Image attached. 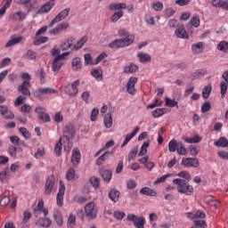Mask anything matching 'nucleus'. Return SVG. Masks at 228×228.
Masks as SVG:
<instances>
[{
    "label": "nucleus",
    "mask_w": 228,
    "mask_h": 228,
    "mask_svg": "<svg viewBox=\"0 0 228 228\" xmlns=\"http://www.w3.org/2000/svg\"><path fill=\"white\" fill-rule=\"evenodd\" d=\"M134 42V35H128L120 39H115L114 41L109 44L110 49H120L122 47H128Z\"/></svg>",
    "instance_id": "f257e3e1"
},
{
    "label": "nucleus",
    "mask_w": 228,
    "mask_h": 228,
    "mask_svg": "<svg viewBox=\"0 0 228 228\" xmlns=\"http://www.w3.org/2000/svg\"><path fill=\"white\" fill-rule=\"evenodd\" d=\"M173 183L177 184L179 193H184V195H191L193 193V186L187 184L186 180L176 178L173 180Z\"/></svg>",
    "instance_id": "f03ea898"
},
{
    "label": "nucleus",
    "mask_w": 228,
    "mask_h": 228,
    "mask_svg": "<svg viewBox=\"0 0 228 228\" xmlns=\"http://www.w3.org/2000/svg\"><path fill=\"white\" fill-rule=\"evenodd\" d=\"M128 222H132L136 228H145V217L134 214H128L126 216Z\"/></svg>",
    "instance_id": "7ed1b4c3"
},
{
    "label": "nucleus",
    "mask_w": 228,
    "mask_h": 228,
    "mask_svg": "<svg viewBox=\"0 0 228 228\" xmlns=\"http://www.w3.org/2000/svg\"><path fill=\"white\" fill-rule=\"evenodd\" d=\"M86 216L89 220H95L97 218V207L95 203L89 202L85 207Z\"/></svg>",
    "instance_id": "20e7f679"
},
{
    "label": "nucleus",
    "mask_w": 228,
    "mask_h": 228,
    "mask_svg": "<svg viewBox=\"0 0 228 228\" xmlns=\"http://www.w3.org/2000/svg\"><path fill=\"white\" fill-rule=\"evenodd\" d=\"M79 83H80V80L77 79L75 82L71 84V86L70 85L66 86L64 87L65 94H67V95H70L71 97H76V95H77L79 92V89H78Z\"/></svg>",
    "instance_id": "39448f33"
},
{
    "label": "nucleus",
    "mask_w": 228,
    "mask_h": 228,
    "mask_svg": "<svg viewBox=\"0 0 228 228\" xmlns=\"http://www.w3.org/2000/svg\"><path fill=\"white\" fill-rule=\"evenodd\" d=\"M69 13H70V8H66L61 11L49 23V28H53L56 23L61 22V20L67 19V17H69Z\"/></svg>",
    "instance_id": "423d86ee"
},
{
    "label": "nucleus",
    "mask_w": 228,
    "mask_h": 228,
    "mask_svg": "<svg viewBox=\"0 0 228 228\" xmlns=\"http://www.w3.org/2000/svg\"><path fill=\"white\" fill-rule=\"evenodd\" d=\"M56 183V178L54 175H48L45 183V195H51Z\"/></svg>",
    "instance_id": "0eeeda50"
},
{
    "label": "nucleus",
    "mask_w": 228,
    "mask_h": 228,
    "mask_svg": "<svg viewBox=\"0 0 228 228\" xmlns=\"http://www.w3.org/2000/svg\"><path fill=\"white\" fill-rule=\"evenodd\" d=\"M55 4H56V3L54 2V0H50V1L46 2L37 11V14L44 15L45 13H49V12H51L53 10V8H54Z\"/></svg>",
    "instance_id": "6e6552de"
},
{
    "label": "nucleus",
    "mask_w": 228,
    "mask_h": 228,
    "mask_svg": "<svg viewBox=\"0 0 228 228\" xmlns=\"http://www.w3.org/2000/svg\"><path fill=\"white\" fill-rule=\"evenodd\" d=\"M60 187L59 191L57 193L56 200H57V206L59 208H63V197L65 195V183L63 181L59 182Z\"/></svg>",
    "instance_id": "1a4fd4ad"
},
{
    "label": "nucleus",
    "mask_w": 228,
    "mask_h": 228,
    "mask_svg": "<svg viewBox=\"0 0 228 228\" xmlns=\"http://www.w3.org/2000/svg\"><path fill=\"white\" fill-rule=\"evenodd\" d=\"M0 115L6 120H13L15 118V114L6 105H0Z\"/></svg>",
    "instance_id": "9d476101"
},
{
    "label": "nucleus",
    "mask_w": 228,
    "mask_h": 228,
    "mask_svg": "<svg viewBox=\"0 0 228 228\" xmlns=\"http://www.w3.org/2000/svg\"><path fill=\"white\" fill-rule=\"evenodd\" d=\"M138 83V77H131L128 79L127 85H126V92L130 94V95H134L136 94V88L134 87L136 84Z\"/></svg>",
    "instance_id": "9b49d317"
},
{
    "label": "nucleus",
    "mask_w": 228,
    "mask_h": 228,
    "mask_svg": "<svg viewBox=\"0 0 228 228\" xmlns=\"http://www.w3.org/2000/svg\"><path fill=\"white\" fill-rule=\"evenodd\" d=\"M222 77L224 81H222L220 83V88H221V97L222 99H224V97H225V94H227V88H228V70L223 73Z\"/></svg>",
    "instance_id": "f8f14e48"
},
{
    "label": "nucleus",
    "mask_w": 228,
    "mask_h": 228,
    "mask_svg": "<svg viewBox=\"0 0 228 228\" xmlns=\"http://www.w3.org/2000/svg\"><path fill=\"white\" fill-rule=\"evenodd\" d=\"M44 108L38 106L35 109V113H37V118L43 122H51V116L43 111Z\"/></svg>",
    "instance_id": "ddd939ff"
},
{
    "label": "nucleus",
    "mask_w": 228,
    "mask_h": 228,
    "mask_svg": "<svg viewBox=\"0 0 228 228\" xmlns=\"http://www.w3.org/2000/svg\"><path fill=\"white\" fill-rule=\"evenodd\" d=\"M186 216L190 220H204V218H206V213H204V211L201 210H198L196 213L187 212Z\"/></svg>",
    "instance_id": "4468645a"
},
{
    "label": "nucleus",
    "mask_w": 228,
    "mask_h": 228,
    "mask_svg": "<svg viewBox=\"0 0 228 228\" xmlns=\"http://www.w3.org/2000/svg\"><path fill=\"white\" fill-rule=\"evenodd\" d=\"M182 165L187 167H192L193 168H197L199 167V159L196 158L183 159Z\"/></svg>",
    "instance_id": "2eb2a0df"
},
{
    "label": "nucleus",
    "mask_w": 228,
    "mask_h": 228,
    "mask_svg": "<svg viewBox=\"0 0 228 228\" xmlns=\"http://www.w3.org/2000/svg\"><path fill=\"white\" fill-rule=\"evenodd\" d=\"M175 35H176L177 38L186 39L188 38V32H186V28H184V25L180 24L176 26Z\"/></svg>",
    "instance_id": "dca6fc26"
},
{
    "label": "nucleus",
    "mask_w": 228,
    "mask_h": 228,
    "mask_svg": "<svg viewBox=\"0 0 228 228\" xmlns=\"http://www.w3.org/2000/svg\"><path fill=\"white\" fill-rule=\"evenodd\" d=\"M30 86L31 84L22 82V84L18 86V92L22 94V95H26V97H29V95H31V91H29Z\"/></svg>",
    "instance_id": "f3484780"
},
{
    "label": "nucleus",
    "mask_w": 228,
    "mask_h": 228,
    "mask_svg": "<svg viewBox=\"0 0 228 228\" xmlns=\"http://www.w3.org/2000/svg\"><path fill=\"white\" fill-rule=\"evenodd\" d=\"M81 161V151L79 149L75 148L71 156V163L73 167H77Z\"/></svg>",
    "instance_id": "a211bd4d"
},
{
    "label": "nucleus",
    "mask_w": 228,
    "mask_h": 228,
    "mask_svg": "<svg viewBox=\"0 0 228 228\" xmlns=\"http://www.w3.org/2000/svg\"><path fill=\"white\" fill-rule=\"evenodd\" d=\"M100 175L103 179L104 183H110L111 177H113V173L110 169H100Z\"/></svg>",
    "instance_id": "6ab92c4d"
},
{
    "label": "nucleus",
    "mask_w": 228,
    "mask_h": 228,
    "mask_svg": "<svg viewBox=\"0 0 228 228\" xmlns=\"http://www.w3.org/2000/svg\"><path fill=\"white\" fill-rule=\"evenodd\" d=\"M74 134H76V132L74 131V126L72 123H68L63 128V136L66 138H72Z\"/></svg>",
    "instance_id": "aec40b11"
},
{
    "label": "nucleus",
    "mask_w": 228,
    "mask_h": 228,
    "mask_svg": "<svg viewBox=\"0 0 228 228\" xmlns=\"http://www.w3.org/2000/svg\"><path fill=\"white\" fill-rule=\"evenodd\" d=\"M139 132L140 126H136L131 134H127L121 145V149H124V147H126V145H127V143H129V142H131V140H133V138H134Z\"/></svg>",
    "instance_id": "412c9836"
},
{
    "label": "nucleus",
    "mask_w": 228,
    "mask_h": 228,
    "mask_svg": "<svg viewBox=\"0 0 228 228\" xmlns=\"http://www.w3.org/2000/svg\"><path fill=\"white\" fill-rule=\"evenodd\" d=\"M126 8L127 4L126 3H114L109 5L110 12H122V10H126Z\"/></svg>",
    "instance_id": "4be33fe9"
},
{
    "label": "nucleus",
    "mask_w": 228,
    "mask_h": 228,
    "mask_svg": "<svg viewBox=\"0 0 228 228\" xmlns=\"http://www.w3.org/2000/svg\"><path fill=\"white\" fill-rule=\"evenodd\" d=\"M51 224H53V221L49 217H40L36 222L37 227H51Z\"/></svg>",
    "instance_id": "5701e85b"
},
{
    "label": "nucleus",
    "mask_w": 228,
    "mask_h": 228,
    "mask_svg": "<svg viewBox=\"0 0 228 228\" xmlns=\"http://www.w3.org/2000/svg\"><path fill=\"white\" fill-rule=\"evenodd\" d=\"M61 67H63V61H60V59H57L55 57V59L53 60V62L52 64L53 72H55L56 74H58V72H60V70H61Z\"/></svg>",
    "instance_id": "b1692460"
},
{
    "label": "nucleus",
    "mask_w": 228,
    "mask_h": 228,
    "mask_svg": "<svg viewBox=\"0 0 228 228\" xmlns=\"http://www.w3.org/2000/svg\"><path fill=\"white\" fill-rule=\"evenodd\" d=\"M74 45V37H70L61 45V51H69Z\"/></svg>",
    "instance_id": "393cba45"
},
{
    "label": "nucleus",
    "mask_w": 228,
    "mask_h": 228,
    "mask_svg": "<svg viewBox=\"0 0 228 228\" xmlns=\"http://www.w3.org/2000/svg\"><path fill=\"white\" fill-rule=\"evenodd\" d=\"M109 199H110L112 202H118V199H120V191L115 188L111 189L109 192Z\"/></svg>",
    "instance_id": "a878e982"
},
{
    "label": "nucleus",
    "mask_w": 228,
    "mask_h": 228,
    "mask_svg": "<svg viewBox=\"0 0 228 228\" xmlns=\"http://www.w3.org/2000/svg\"><path fill=\"white\" fill-rule=\"evenodd\" d=\"M110 156H113V151H105L102 156L98 158L96 165H102L104 161L110 159Z\"/></svg>",
    "instance_id": "bb28decb"
},
{
    "label": "nucleus",
    "mask_w": 228,
    "mask_h": 228,
    "mask_svg": "<svg viewBox=\"0 0 228 228\" xmlns=\"http://www.w3.org/2000/svg\"><path fill=\"white\" fill-rule=\"evenodd\" d=\"M123 72L125 74H134V72H138V66L136 64L130 63L124 67Z\"/></svg>",
    "instance_id": "cd10ccee"
},
{
    "label": "nucleus",
    "mask_w": 228,
    "mask_h": 228,
    "mask_svg": "<svg viewBox=\"0 0 228 228\" xmlns=\"http://www.w3.org/2000/svg\"><path fill=\"white\" fill-rule=\"evenodd\" d=\"M140 193H141V195H146L147 197H156V195H158L156 191H154L149 187H142L140 190Z\"/></svg>",
    "instance_id": "c85d7f7f"
},
{
    "label": "nucleus",
    "mask_w": 228,
    "mask_h": 228,
    "mask_svg": "<svg viewBox=\"0 0 228 228\" xmlns=\"http://www.w3.org/2000/svg\"><path fill=\"white\" fill-rule=\"evenodd\" d=\"M39 94L41 95H51V94H58V90H55L53 87H40L38 88Z\"/></svg>",
    "instance_id": "c756f323"
},
{
    "label": "nucleus",
    "mask_w": 228,
    "mask_h": 228,
    "mask_svg": "<svg viewBox=\"0 0 228 228\" xmlns=\"http://www.w3.org/2000/svg\"><path fill=\"white\" fill-rule=\"evenodd\" d=\"M71 67L74 72L81 70V58L76 57L71 61Z\"/></svg>",
    "instance_id": "7c9ffc66"
},
{
    "label": "nucleus",
    "mask_w": 228,
    "mask_h": 228,
    "mask_svg": "<svg viewBox=\"0 0 228 228\" xmlns=\"http://www.w3.org/2000/svg\"><path fill=\"white\" fill-rule=\"evenodd\" d=\"M137 58H139L141 63H149L152 60V57L149 53H139Z\"/></svg>",
    "instance_id": "2f4dec72"
},
{
    "label": "nucleus",
    "mask_w": 228,
    "mask_h": 228,
    "mask_svg": "<svg viewBox=\"0 0 228 228\" xmlns=\"http://www.w3.org/2000/svg\"><path fill=\"white\" fill-rule=\"evenodd\" d=\"M86 42H88V36H84L81 39H79L77 44L73 45V49H75V51H79V49L85 45Z\"/></svg>",
    "instance_id": "473e14b6"
},
{
    "label": "nucleus",
    "mask_w": 228,
    "mask_h": 228,
    "mask_svg": "<svg viewBox=\"0 0 228 228\" xmlns=\"http://www.w3.org/2000/svg\"><path fill=\"white\" fill-rule=\"evenodd\" d=\"M24 37H12L11 40H9L6 44H5V47H12V45H17V44H20V42H22V39Z\"/></svg>",
    "instance_id": "72a5a7b5"
},
{
    "label": "nucleus",
    "mask_w": 228,
    "mask_h": 228,
    "mask_svg": "<svg viewBox=\"0 0 228 228\" xmlns=\"http://www.w3.org/2000/svg\"><path fill=\"white\" fill-rule=\"evenodd\" d=\"M53 218L59 227H61V225H63V216H61V213L60 211L56 210L55 212H53Z\"/></svg>",
    "instance_id": "f704fd0d"
},
{
    "label": "nucleus",
    "mask_w": 228,
    "mask_h": 228,
    "mask_svg": "<svg viewBox=\"0 0 228 228\" xmlns=\"http://www.w3.org/2000/svg\"><path fill=\"white\" fill-rule=\"evenodd\" d=\"M61 142H62V139L60 138L58 142L54 146V153L58 158L61 156V150L63 149V143Z\"/></svg>",
    "instance_id": "c9c22d12"
},
{
    "label": "nucleus",
    "mask_w": 228,
    "mask_h": 228,
    "mask_svg": "<svg viewBox=\"0 0 228 228\" xmlns=\"http://www.w3.org/2000/svg\"><path fill=\"white\" fill-rule=\"evenodd\" d=\"M214 145L216 147H222L224 149L225 147H228V140L225 137L222 136L218 139L217 142H214Z\"/></svg>",
    "instance_id": "e433bc0d"
},
{
    "label": "nucleus",
    "mask_w": 228,
    "mask_h": 228,
    "mask_svg": "<svg viewBox=\"0 0 228 228\" xmlns=\"http://www.w3.org/2000/svg\"><path fill=\"white\" fill-rule=\"evenodd\" d=\"M104 126L107 129H110L113 126V118L111 117V113H108L104 117Z\"/></svg>",
    "instance_id": "4c0bfd02"
},
{
    "label": "nucleus",
    "mask_w": 228,
    "mask_h": 228,
    "mask_svg": "<svg viewBox=\"0 0 228 228\" xmlns=\"http://www.w3.org/2000/svg\"><path fill=\"white\" fill-rule=\"evenodd\" d=\"M191 49L195 53V54H199V53H202V51H204V43L199 42L197 44H194L192 45Z\"/></svg>",
    "instance_id": "58836bf2"
},
{
    "label": "nucleus",
    "mask_w": 228,
    "mask_h": 228,
    "mask_svg": "<svg viewBox=\"0 0 228 228\" xmlns=\"http://www.w3.org/2000/svg\"><path fill=\"white\" fill-rule=\"evenodd\" d=\"M165 101H166L165 106H167V108H177V109H179V106H178L179 102L177 101L171 100L168 97H166Z\"/></svg>",
    "instance_id": "ea45409f"
},
{
    "label": "nucleus",
    "mask_w": 228,
    "mask_h": 228,
    "mask_svg": "<svg viewBox=\"0 0 228 228\" xmlns=\"http://www.w3.org/2000/svg\"><path fill=\"white\" fill-rule=\"evenodd\" d=\"M122 17H124V11H118L110 17V20L111 22H118Z\"/></svg>",
    "instance_id": "a19ab883"
},
{
    "label": "nucleus",
    "mask_w": 228,
    "mask_h": 228,
    "mask_svg": "<svg viewBox=\"0 0 228 228\" xmlns=\"http://www.w3.org/2000/svg\"><path fill=\"white\" fill-rule=\"evenodd\" d=\"M179 147V142L175 139H172L168 143L169 152H175Z\"/></svg>",
    "instance_id": "79ce46f5"
},
{
    "label": "nucleus",
    "mask_w": 228,
    "mask_h": 228,
    "mask_svg": "<svg viewBox=\"0 0 228 228\" xmlns=\"http://www.w3.org/2000/svg\"><path fill=\"white\" fill-rule=\"evenodd\" d=\"M36 209L42 211V213H44V216H47V215H49V209L44 208V200L38 201Z\"/></svg>",
    "instance_id": "37998d69"
},
{
    "label": "nucleus",
    "mask_w": 228,
    "mask_h": 228,
    "mask_svg": "<svg viewBox=\"0 0 228 228\" xmlns=\"http://www.w3.org/2000/svg\"><path fill=\"white\" fill-rule=\"evenodd\" d=\"M66 179L68 181H74V179H76V169H74V167L69 168L66 174Z\"/></svg>",
    "instance_id": "c03bdc74"
},
{
    "label": "nucleus",
    "mask_w": 228,
    "mask_h": 228,
    "mask_svg": "<svg viewBox=\"0 0 228 228\" xmlns=\"http://www.w3.org/2000/svg\"><path fill=\"white\" fill-rule=\"evenodd\" d=\"M91 76L93 77H95L97 81H102V70L94 69L93 71H91Z\"/></svg>",
    "instance_id": "a18cd8bd"
},
{
    "label": "nucleus",
    "mask_w": 228,
    "mask_h": 228,
    "mask_svg": "<svg viewBox=\"0 0 228 228\" xmlns=\"http://www.w3.org/2000/svg\"><path fill=\"white\" fill-rule=\"evenodd\" d=\"M187 26H193V28H199V26H200V18L199 16L192 17Z\"/></svg>",
    "instance_id": "49530a36"
},
{
    "label": "nucleus",
    "mask_w": 228,
    "mask_h": 228,
    "mask_svg": "<svg viewBox=\"0 0 228 228\" xmlns=\"http://www.w3.org/2000/svg\"><path fill=\"white\" fill-rule=\"evenodd\" d=\"M68 228H76V216L70 214L67 222Z\"/></svg>",
    "instance_id": "de8ad7c7"
},
{
    "label": "nucleus",
    "mask_w": 228,
    "mask_h": 228,
    "mask_svg": "<svg viewBox=\"0 0 228 228\" xmlns=\"http://www.w3.org/2000/svg\"><path fill=\"white\" fill-rule=\"evenodd\" d=\"M149 145H151V142H144L141 147V151H139L138 156H145V154H147V149H149Z\"/></svg>",
    "instance_id": "09e8293b"
},
{
    "label": "nucleus",
    "mask_w": 228,
    "mask_h": 228,
    "mask_svg": "<svg viewBox=\"0 0 228 228\" xmlns=\"http://www.w3.org/2000/svg\"><path fill=\"white\" fill-rule=\"evenodd\" d=\"M218 51H221L222 53H227L228 51V42L227 41H221L217 45Z\"/></svg>",
    "instance_id": "8fccbe9b"
},
{
    "label": "nucleus",
    "mask_w": 228,
    "mask_h": 228,
    "mask_svg": "<svg viewBox=\"0 0 228 228\" xmlns=\"http://www.w3.org/2000/svg\"><path fill=\"white\" fill-rule=\"evenodd\" d=\"M211 86H206L202 90V97L203 99H209V95H211Z\"/></svg>",
    "instance_id": "3c124183"
},
{
    "label": "nucleus",
    "mask_w": 228,
    "mask_h": 228,
    "mask_svg": "<svg viewBox=\"0 0 228 228\" xmlns=\"http://www.w3.org/2000/svg\"><path fill=\"white\" fill-rule=\"evenodd\" d=\"M151 115L154 117V118H159V117H163V115H165V109H156L151 112Z\"/></svg>",
    "instance_id": "603ef678"
},
{
    "label": "nucleus",
    "mask_w": 228,
    "mask_h": 228,
    "mask_svg": "<svg viewBox=\"0 0 228 228\" xmlns=\"http://www.w3.org/2000/svg\"><path fill=\"white\" fill-rule=\"evenodd\" d=\"M19 133H20V134H22V136L26 140H29V138H31V134L29 133V131H28V129L26 127H20L19 129Z\"/></svg>",
    "instance_id": "864d4df0"
},
{
    "label": "nucleus",
    "mask_w": 228,
    "mask_h": 228,
    "mask_svg": "<svg viewBox=\"0 0 228 228\" xmlns=\"http://www.w3.org/2000/svg\"><path fill=\"white\" fill-rule=\"evenodd\" d=\"M48 41H49V37H40L39 38L35 39L33 44L35 45H42V44H45V42H48Z\"/></svg>",
    "instance_id": "5fc2aeb1"
},
{
    "label": "nucleus",
    "mask_w": 228,
    "mask_h": 228,
    "mask_svg": "<svg viewBox=\"0 0 228 228\" xmlns=\"http://www.w3.org/2000/svg\"><path fill=\"white\" fill-rule=\"evenodd\" d=\"M88 183L94 188H99L100 179L98 177L93 176L89 179Z\"/></svg>",
    "instance_id": "6e6d98bb"
},
{
    "label": "nucleus",
    "mask_w": 228,
    "mask_h": 228,
    "mask_svg": "<svg viewBox=\"0 0 228 228\" xmlns=\"http://www.w3.org/2000/svg\"><path fill=\"white\" fill-rule=\"evenodd\" d=\"M176 151L178 154H180V156H186V154L188 153V151L186 150L183 142H179V147L177 148Z\"/></svg>",
    "instance_id": "4d7b16f0"
},
{
    "label": "nucleus",
    "mask_w": 228,
    "mask_h": 228,
    "mask_svg": "<svg viewBox=\"0 0 228 228\" xmlns=\"http://www.w3.org/2000/svg\"><path fill=\"white\" fill-rule=\"evenodd\" d=\"M193 224L198 228H207L208 227V224L204 220L196 219L193 221Z\"/></svg>",
    "instance_id": "13d9d810"
},
{
    "label": "nucleus",
    "mask_w": 228,
    "mask_h": 228,
    "mask_svg": "<svg viewBox=\"0 0 228 228\" xmlns=\"http://www.w3.org/2000/svg\"><path fill=\"white\" fill-rule=\"evenodd\" d=\"M157 106H163V101L156 99L154 103L147 106V110H154V108H157Z\"/></svg>",
    "instance_id": "bf43d9fd"
},
{
    "label": "nucleus",
    "mask_w": 228,
    "mask_h": 228,
    "mask_svg": "<svg viewBox=\"0 0 228 228\" xmlns=\"http://www.w3.org/2000/svg\"><path fill=\"white\" fill-rule=\"evenodd\" d=\"M10 142L11 143H12V145L15 147V146H19L20 145V138L17 135H12L10 137Z\"/></svg>",
    "instance_id": "052dcab7"
},
{
    "label": "nucleus",
    "mask_w": 228,
    "mask_h": 228,
    "mask_svg": "<svg viewBox=\"0 0 228 228\" xmlns=\"http://www.w3.org/2000/svg\"><path fill=\"white\" fill-rule=\"evenodd\" d=\"M151 8H153V10H155V12H161L163 10V3L154 2L151 4Z\"/></svg>",
    "instance_id": "680f3d73"
},
{
    "label": "nucleus",
    "mask_w": 228,
    "mask_h": 228,
    "mask_svg": "<svg viewBox=\"0 0 228 228\" xmlns=\"http://www.w3.org/2000/svg\"><path fill=\"white\" fill-rule=\"evenodd\" d=\"M85 65H94V59L92 58V54L86 53L84 55Z\"/></svg>",
    "instance_id": "e2e57ef3"
},
{
    "label": "nucleus",
    "mask_w": 228,
    "mask_h": 228,
    "mask_svg": "<svg viewBox=\"0 0 228 228\" xmlns=\"http://www.w3.org/2000/svg\"><path fill=\"white\" fill-rule=\"evenodd\" d=\"M25 56L31 61L37 60V53L33 50H28Z\"/></svg>",
    "instance_id": "0e129e2a"
},
{
    "label": "nucleus",
    "mask_w": 228,
    "mask_h": 228,
    "mask_svg": "<svg viewBox=\"0 0 228 228\" xmlns=\"http://www.w3.org/2000/svg\"><path fill=\"white\" fill-rule=\"evenodd\" d=\"M211 110V102H206L201 106V112L202 113H208V111H210Z\"/></svg>",
    "instance_id": "69168bd1"
},
{
    "label": "nucleus",
    "mask_w": 228,
    "mask_h": 228,
    "mask_svg": "<svg viewBox=\"0 0 228 228\" xmlns=\"http://www.w3.org/2000/svg\"><path fill=\"white\" fill-rule=\"evenodd\" d=\"M216 8H222L223 10L228 11V2L224 0H219Z\"/></svg>",
    "instance_id": "338daca9"
},
{
    "label": "nucleus",
    "mask_w": 228,
    "mask_h": 228,
    "mask_svg": "<svg viewBox=\"0 0 228 228\" xmlns=\"http://www.w3.org/2000/svg\"><path fill=\"white\" fill-rule=\"evenodd\" d=\"M113 216L114 218H116V220H124V217L126 216V213L122 211H115L113 213Z\"/></svg>",
    "instance_id": "774afa93"
}]
</instances>
